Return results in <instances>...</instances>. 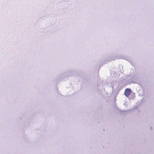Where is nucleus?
<instances>
[{
  "label": "nucleus",
  "mask_w": 154,
  "mask_h": 154,
  "mask_svg": "<svg viewBox=\"0 0 154 154\" xmlns=\"http://www.w3.org/2000/svg\"><path fill=\"white\" fill-rule=\"evenodd\" d=\"M131 91L130 89L127 88L125 90L124 94L126 97H128L131 94Z\"/></svg>",
  "instance_id": "obj_1"
}]
</instances>
